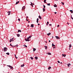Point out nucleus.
Returning a JSON list of instances; mask_svg holds the SVG:
<instances>
[{"label": "nucleus", "instance_id": "52", "mask_svg": "<svg viewBox=\"0 0 73 73\" xmlns=\"http://www.w3.org/2000/svg\"><path fill=\"white\" fill-rule=\"evenodd\" d=\"M26 20H27V21H28V19H26Z\"/></svg>", "mask_w": 73, "mask_h": 73}, {"label": "nucleus", "instance_id": "28", "mask_svg": "<svg viewBox=\"0 0 73 73\" xmlns=\"http://www.w3.org/2000/svg\"><path fill=\"white\" fill-rule=\"evenodd\" d=\"M17 37H19L20 36V34H18L17 35Z\"/></svg>", "mask_w": 73, "mask_h": 73}, {"label": "nucleus", "instance_id": "34", "mask_svg": "<svg viewBox=\"0 0 73 73\" xmlns=\"http://www.w3.org/2000/svg\"><path fill=\"white\" fill-rule=\"evenodd\" d=\"M47 5H49V6L50 5V3H47Z\"/></svg>", "mask_w": 73, "mask_h": 73}, {"label": "nucleus", "instance_id": "51", "mask_svg": "<svg viewBox=\"0 0 73 73\" xmlns=\"http://www.w3.org/2000/svg\"><path fill=\"white\" fill-rule=\"evenodd\" d=\"M28 17H26V19H27L28 18Z\"/></svg>", "mask_w": 73, "mask_h": 73}, {"label": "nucleus", "instance_id": "37", "mask_svg": "<svg viewBox=\"0 0 73 73\" xmlns=\"http://www.w3.org/2000/svg\"><path fill=\"white\" fill-rule=\"evenodd\" d=\"M71 17L72 19V20H73V17H72V15H71Z\"/></svg>", "mask_w": 73, "mask_h": 73}, {"label": "nucleus", "instance_id": "35", "mask_svg": "<svg viewBox=\"0 0 73 73\" xmlns=\"http://www.w3.org/2000/svg\"><path fill=\"white\" fill-rule=\"evenodd\" d=\"M47 24H46V25H48V24H49V22H47Z\"/></svg>", "mask_w": 73, "mask_h": 73}, {"label": "nucleus", "instance_id": "60", "mask_svg": "<svg viewBox=\"0 0 73 73\" xmlns=\"http://www.w3.org/2000/svg\"><path fill=\"white\" fill-rule=\"evenodd\" d=\"M69 50H70V48H69Z\"/></svg>", "mask_w": 73, "mask_h": 73}, {"label": "nucleus", "instance_id": "44", "mask_svg": "<svg viewBox=\"0 0 73 73\" xmlns=\"http://www.w3.org/2000/svg\"><path fill=\"white\" fill-rule=\"evenodd\" d=\"M25 46L26 48H27V46H26V45H25Z\"/></svg>", "mask_w": 73, "mask_h": 73}, {"label": "nucleus", "instance_id": "5", "mask_svg": "<svg viewBox=\"0 0 73 73\" xmlns=\"http://www.w3.org/2000/svg\"><path fill=\"white\" fill-rule=\"evenodd\" d=\"M62 57H65L66 56V54H62Z\"/></svg>", "mask_w": 73, "mask_h": 73}, {"label": "nucleus", "instance_id": "57", "mask_svg": "<svg viewBox=\"0 0 73 73\" xmlns=\"http://www.w3.org/2000/svg\"><path fill=\"white\" fill-rule=\"evenodd\" d=\"M24 46H25V45H23Z\"/></svg>", "mask_w": 73, "mask_h": 73}, {"label": "nucleus", "instance_id": "50", "mask_svg": "<svg viewBox=\"0 0 73 73\" xmlns=\"http://www.w3.org/2000/svg\"><path fill=\"white\" fill-rule=\"evenodd\" d=\"M49 42H50V40H49Z\"/></svg>", "mask_w": 73, "mask_h": 73}, {"label": "nucleus", "instance_id": "12", "mask_svg": "<svg viewBox=\"0 0 73 73\" xmlns=\"http://www.w3.org/2000/svg\"><path fill=\"white\" fill-rule=\"evenodd\" d=\"M31 5L33 7V3H32V2H31Z\"/></svg>", "mask_w": 73, "mask_h": 73}, {"label": "nucleus", "instance_id": "56", "mask_svg": "<svg viewBox=\"0 0 73 73\" xmlns=\"http://www.w3.org/2000/svg\"><path fill=\"white\" fill-rule=\"evenodd\" d=\"M45 42H46V43H47V42H46V41H45Z\"/></svg>", "mask_w": 73, "mask_h": 73}, {"label": "nucleus", "instance_id": "45", "mask_svg": "<svg viewBox=\"0 0 73 73\" xmlns=\"http://www.w3.org/2000/svg\"><path fill=\"white\" fill-rule=\"evenodd\" d=\"M54 13H55V14H56V13H57V12H55Z\"/></svg>", "mask_w": 73, "mask_h": 73}, {"label": "nucleus", "instance_id": "15", "mask_svg": "<svg viewBox=\"0 0 73 73\" xmlns=\"http://www.w3.org/2000/svg\"><path fill=\"white\" fill-rule=\"evenodd\" d=\"M38 17L40 19H42V18H41V17L40 16H38Z\"/></svg>", "mask_w": 73, "mask_h": 73}, {"label": "nucleus", "instance_id": "31", "mask_svg": "<svg viewBox=\"0 0 73 73\" xmlns=\"http://www.w3.org/2000/svg\"><path fill=\"white\" fill-rule=\"evenodd\" d=\"M30 58L31 60H33V57H31Z\"/></svg>", "mask_w": 73, "mask_h": 73}, {"label": "nucleus", "instance_id": "16", "mask_svg": "<svg viewBox=\"0 0 73 73\" xmlns=\"http://www.w3.org/2000/svg\"><path fill=\"white\" fill-rule=\"evenodd\" d=\"M50 69H51V67H50V66H49L48 68V70H50Z\"/></svg>", "mask_w": 73, "mask_h": 73}, {"label": "nucleus", "instance_id": "49", "mask_svg": "<svg viewBox=\"0 0 73 73\" xmlns=\"http://www.w3.org/2000/svg\"><path fill=\"white\" fill-rule=\"evenodd\" d=\"M16 46H17H17H18V44H17Z\"/></svg>", "mask_w": 73, "mask_h": 73}, {"label": "nucleus", "instance_id": "53", "mask_svg": "<svg viewBox=\"0 0 73 73\" xmlns=\"http://www.w3.org/2000/svg\"><path fill=\"white\" fill-rule=\"evenodd\" d=\"M53 48H56V47H53Z\"/></svg>", "mask_w": 73, "mask_h": 73}, {"label": "nucleus", "instance_id": "17", "mask_svg": "<svg viewBox=\"0 0 73 73\" xmlns=\"http://www.w3.org/2000/svg\"><path fill=\"white\" fill-rule=\"evenodd\" d=\"M36 50V49L35 48H34V49H33V52H35V50Z\"/></svg>", "mask_w": 73, "mask_h": 73}, {"label": "nucleus", "instance_id": "8", "mask_svg": "<svg viewBox=\"0 0 73 73\" xmlns=\"http://www.w3.org/2000/svg\"><path fill=\"white\" fill-rule=\"evenodd\" d=\"M31 27L33 28L34 27V25H33V24H31Z\"/></svg>", "mask_w": 73, "mask_h": 73}, {"label": "nucleus", "instance_id": "58", "mask_svg": "<svg viewBox=\"0 0 73 73\" xmlns=\"http://www.w3.org/2000/svg\"><path fill=\"white\" fill-rule=\"evenodd\" d=\"M30 22V21H28V23H29V22Z\"/></svg>", "mask_w": 73, "mask_h": 73}, {"label": "nucleus", "instance_id": "19", "mask_svg": "<svg viewBox=\"0 0 73 73\" xmlns=\"http://www.w3.org/2000/svg\"><path fill=\"white\" fill-rule=\"evenodd\" d=\"M10 45H11V46H12L13 48H14V47H13V46H12V45H11V44H10Z\"/></svg>", "mask_w": 73, "mask_h": 73}, {"label": "nucleus", "instance_id": "14", "mask_svg": "<svg viewBox=\"0 0 73 73\" xmlns=\"http://www.w3.org/2000/svg\"><path fill=\"white\" fill-rule=\"evenodd\" d=\"M70 12H71V13H73V10H70Z\"/></svg>", "mask_w": 73, "mask_h": 73}, {"label": "nucleus", "instance_id": "63", "mask_svg": "<svg viewBox=\"0 0 73 73\" xmlns=\"http://www.w3.org/2000/svg\"><path fill=\"white\" fill-rule=\"evenodd\" d=\"M34 5H35V4L34 3Z\"/></svg>", "mask_w": 73, "mask_h": 73}, {"label": "nucleus", "instance_id": "30", "mask_svg": "<svg viewBox=\"0 0 73 73\" xmlns=\"http://www.w3.org/2000/svg\"><path fill=\"white\" fill-rule=\"evenodd\" d=\"M46 0H44V3H46Z\"/></svg>", "mask_w": 73, "mask_h": 73}, {"label": "nucleus", "instance_id": "48", "mask_svg": "<svg viewBox=\"0 0 73 73\" xmlns=\"http://www.w3.org/2000/svg\"><path fill=\"white\" fill-rule=\"evenodd\" d=\"M38 25H40V24H38Z\"/></svg>", "mask_w": 73, "mask_h": 73}, {"label": "nucleus", "instance_id": "64", "mask_svg": "<svg viewBox=\"0 0 73 73\" xmlns=\"http://www.w3.org/2000/svg\"><path fill=\"white\" fill-rule=\"evenodd\" d=\"M18 73H20V72H18Z\"/></svg>", "mask_w": 73, "mask_h": 73}, {"label": "nucleus", "instance_id": "41", "mask_svg": "<svg viewBox=\"0 0 73 73\" xmlns=\"http://www.w3.org/2000/svg\"><path fill=\"white\" fill-rule=\"evenodd\" d=\"M60 27V25H58L57 26V27Z\"/></svg>", "mask_w": 73, "mask_h": 73}, {"label": "nucleus", "instance_id": "10", "mask_svg": "<svg viewBox=\"0 0 73 73\" xmlns=\"http://www.w3.org/2000/svg\"><path fill=\"white\" fill-rule=\"evenodd\" d=\"M31 37H32V35L29 36V37H28L27 38H28V39H29Z\"/></svg>", "mask_w": 73, "mask_h": 73}, {"label": "nucleus", "instance_id": "47", "mask_svg": "<svg viewBox=\"0 0 73 73\" xmlns=\"http://www.w3.org/2000/svg\"><path fill=\"white\" fill-rule=\"evenodd\" d=\"M67 24H68V25H69V23H67Z\"/></svg>", "mask_w": 73, "mask_h": 73}, {"label": "nucleus", "instance_id": "33", "mask_svg": "<svg viewBox=\"0 0 73 73\" xmlns=\"http://www.w3.org/2000/svg\"><path fill=\"white\" fill-rule=\"evenodd\" d=\"M62 4L63 5H64V2H61Z\"/></svg>", "mask_w": 73, "mask_h": 73}, {"label": "nucleus", "instance_id": "62", "mask_svg": "<svg viewBox=\"0 0 73 73\" xmlns=\"http://www.w3.org/2000/svg\"><path fill=\"white\" fill-rule=\"evenodd\" d=\"M52 21H53V19H52Z\"/></svg>", "mask_w": 73, "mask_h": 73}, {"label": "nucleus", "instance_id": "13", "mask_svg": "<svg viewBox=\"0 0 73 73\" xmlns=\"http://www.w3.org/2000/svg\"><path fill=\"white\" fill-rule=\"evenodd\" d=\"M44 47H45V49H47V48H48V47H47V46H44Z\"/></svg>", "mask_w": 73, "mask_h": 73}, {"label": "nucleus", "instance_id": "59", "mask_svg": "<svg viewBox=\"0 0 73 73\" xmlns=\"http://www.w3.org/2000/svg\"><path fill=\"white\" fill-rule=\"evenodd\" d=\"M60 64H62V62L60 63Z\"/></svg>", "mask_w": 73, "mask_h": 73}, {"label": "nucleus", "instance_id": "54", "mask_svg": "<svg viewBox=\"0 0 73 73\" xmlns=\"http://www.w3.org/2000/svg\"><path fill=\"white\" fill-rule=\"evenodd\" d=\"M14 55L15 56H15H16V54H15Z\"/></svg>", "mask_w": 73, "mask_h": 73}, {"label": "nucleus", "instance_id": "25", "mask_svg": "<svg viewBox=\"0 0 73 73\" xmlns=\"http://www.w3.org/2000/svg\"><path fill=\"white\" fill-rule=\"evenodd\" d=\"M25 6H23V7H22V9H25Z\"/></svg>", "mask_w": 73, "mask_h": 73}, {"label": "nucleus", "instance_id": "42", "mask_svg": "<svg viewBox=\"0 0 73 73\" xmlns=\"http://www.w3.org/2000/svg\"><path fill=\"white\" fill-rule=\"evenodd\" d=\"M18 21H20V19H18Z\"/></svg>", "mask_w": 73, "mask_h": 73}, {"label": "nucleus", "instance_id": "46", "mask_svg": "<svg viewBox=\"0 0 73 73\" xmlns=\"http://www.w3.org/2000/svg\"><path fill=\"white\" fill-rule=\"evenodd\" d=\"M51 25H52V24H50L49 25V26H51Z\"/></svg>", "mask_w": 73, "mask_h": 73}, {"label": "nucleus", "instance_id": "43", "mask_svg": "<svg viewBox=\"0 0 73 73\" xmlns=\"http://www.w3.org/2000/svg\"><path fill=\"white\" fill-rule=\"evenodd\" d=\"M15 57L16 58V59H17V58H18V57H17L16 56H15Z\"/></svg>", "mask_w": 73, "mask_h": 73}, {"label": "nucleus", "instance_id": "40", "mask_svg": "<svg viewBox=\"0 0 73 73\" xmlns=\"http://www.w3.org/2000/svg\"><path fill=\"white\" fill-rule=\"evenodd\" d=\"M58 63H60V61L58 60Z\"/></svg>", "mask_w": 73, "mask_h": 73}, {"label": "nucleus", "instance_id": "7", "mask_svg": "<svg viewBox=\"0 0 73 73\" xmlns=\"http://www.w3.org/2000/svg\"><path fill=\"white\" fill-rule=\"evenodd\" d=\"M7 13H9L8 14V15L9 16V15H10V14H11L10 13H11V11H8V12H7Z\"/></svg>", "mask_w": 73, "mask_h": 73}, {"label": "nucleus", "instance_id": "26", "mask_svg": "<svg viewBox=\"0 0 73 73\" xmlns=\"http://www.w3.org/2000/svg\"><path fill=\"white\" fill-rule=\"evenodd\" d=\"M54 7H57V5H54Z\"/></svg>", "mask_w": 73, "mask_h": 73}, {"label": "nucleus", "instance_id": "36", "mask_svg": "<svg viewBox=\"0 0 73 73\" xmlns=\"http://www.w3.org/2000/svg\"><path fill=\"white\" fill-rule=\"evenodd\" d=\"M10 42H11L12 41V40H11V39L10 40Z\"/></svg>", "mask_w": 73, "mask_h": 73}, {"label": "nucleus", "instance_id": "9", "mask_svg": "<svg viewBox=\"0 0 73 73\" xmlns=\"http://www.w3.org/2000/svg\"><path fill=\"white\" fill-rule=\"evenodd\" d=\"M20 3V1H19L16 2V5L17 4H18V3Z\"/></svg>", "mask_w": 73, "mask_h": 73}, {"label": "nucleus", "instance_id": "3", "mask_svg": "<svg viewBox=\"0 0 73 73\" xmlns=\"http://www.w3.org/2000/svg\"><path fill=\"white\" fill-rule=\"evenodd\" d=\"M55 37L56 38V39L58 40L60 39V38L58 36H55Z\"/></svg>", "mask_w": 73, "mask_h": 73}, {"label": "nucleus", "instance_id": "23", "mask_svg": "<svg viewBox=\"0 0 73 73\" xmlns=\"http://www.w3.org/2000/svg\"><path fill=\"white\" fill-rule=\"evenodd\" d=\"M21 67H23V66H24V64H23L21 65Z\"/></svg>", "mask_w": 73, "mask_h": 73}, {"label": "nucleus", "instance_id": "18", "mask_svg": "<svg viewBox=\"0 0 73 73\" xmlns=\"http://www.w3.org/2000/svg\"><path fill=\"white\" fill-rule=\"evenodd\" d=\"M43 12H45V9L44 8H43Z\"/></svg>", "mask_w": 73, "mask_h": 73}, {"label": "nucleus", "instance_id": "6", "mask_svg": "<svg viewBox=\"0 0 73 73\" xmlns=\"http://www.w3.org/2000/svg\"><path fill=\"white\" fill-rule=\"evenodd\" d=\"M46 54H48V55H51V54H51L49 52L47 53Z\"/></svg>", "mask_w": 73, "mask_h": 73}, {"label": "nucleus", "instance_id": "32", "mask_svg": "<svg viewBox=\"0 0 73 73\" xmlns=\"http://www.w3.org/2000/svg\"><path fill=\"white\" fill-rule=\"evenodd\" d=\"M6 54H7V55H9V52H7L6 53Z\"/></svg>", "mask_w": 73, "mask_h": 73}, {"label": "nucleus", "instance_id": "55", "mask_svg": "<svg viewBox=\"0 0 73 73\" xmlns=\"http://www.w3.org/2000/svg\"><path fill=\"white\" fill-rule=\"evenodd\" d=\"M27 27H29V25H28Z\"/></svg>", "mask_w": 73, "mask_h": 73}, {"label": "nucleus", "instance_id": "4", "mask_svg": "<svg viewBox=\"0 0 73 73\" xmlns=\"http://www.w3.org/2000/svg\"><path fill=\"white\" fill-rule=\"evenodd\" d=\"M7 66H9V68H10L11 69H13V67H12V66H9V65H7Z\"/></svg>", "mask_w": 73, "mask_h": 73}, {"label": "nucleus", "instance_id": "27", "mask_svg": "<svg viewBox=\"0 0 73 73\" xmlns=\"http://www.w3.org/2000/svg\"><path fill=\"white\" fill-rule=\"evenodd\" d=\"M69 47L70 48H71V47H72V45L71 44H70Z\"/></svg>", "mask_w": 73, "mask_h": 73}, {"label": "nucleus", "instance_id": "21", "mask_svg": "<svg viewBox=\"0 0 73 73\" xmlns=\"http://www.w3.org/2000/svg\"><path fill=\"white\" fill-rule=\"evenodd\" d=\"M35 58L36 60H37L38 59V57L36 56L35 57Z\"/></svg>", "mask_w": 73, "mask_h": 73}, {"label": "nucleus", "instance_id": "61", "mask_svg": "<svg viewBox=\"0 0 73 73\" xmlns=\"http://www.w3.org/2000/svg\"><path fill=\"white\" fill-rule=\"evenodd\" d=\"M52 38H53V36H52Z\"/></svg>", "mask_w": 73, "mask_h": 73}, {"label": "nucleus", "instance_id": "39", "mask_svg": "<svg viewBox=\"0 0 73 73\" xmlns=\"http://www.w3.org/2000/svg\"><path fill=\"white\" fill-rule=\"evenodd\" d=\"M13 38H12V40H11V41H14V40H13Z\"/></svg>", "mask_w": 73, "mask_h": 73}, {"label": "nucleus", "instance_id": "20", "mask_svg": "<svg viewBox=\"0 0 73 73\" xmlns=\"http://www.w3.org/2000/svg\"><path fill=\"white\" fill-rule=\"evenodd\" d=\"M47 35L48 36H49V35H51V33H49L47 34Z\"/></svg>", "mask_w": 73, "mask_h": 73}, {"label": "nucleus", "instance_id": "22", "mask_svg": "<svg viewBox=\"0 0 73 73\" xmlns=\"http://www.w3.org/2000/svg\"><path fill=\"white\" fill-rule=\"evenodd\" d=\"M21 32V31L20 30H18V32Z\"/></svg>", "mask_w": 73, "mask_h": 73}, {"label": "nucleus", "instance_id": "2", "mask_svg": "<svg viewBox=\"0 0 73 73\" xmlns=\"http://www.w3.org/2000/svg\"><path fill=\"white\" fill-rule=\"evenodd\" d=\"M25 41H30L29 39H28V38H27V39L25 38Z\"/></svg>", "mask_w": 73, "mask_h": 73}, {"label": "nucleus", "instance_id": "29", "mask_svg": "<svg viewBox=\"0 0 73 73\" xmlns=\"http://www.w3.org/2000/svg\"><path fill=\"white\" fill-rule=\"evenodd\" d=\"M70 65V64H68V67H69V66Z\"/></svg>", "mask_w": 73, "mask_h": 73}, {"label": "nucleus", "instance_id": "11", "mask_svg": "<svg viewBox=\"0 0 73 73\" xmlns=\"http://www.w3.org/2000/svg\"><path fill=\"white\" fill-rule=\"evenodd\" d=\"M36 23H38V18H37L36 19Z\"/></svg>", "mask_w": 73, "mask_h": 73}, {"label": "nucleus", "instance_id": "1", "mask_svg": "<svg viewBox=\"0 0 73 73\" xmlns=\"http://www.w3.org/2000/svg\"><path fill=\"white\" fill-rule=\"evenodd\" d=\"M3 50H4V52H6L7 50H8V48H7L5 47L3 49Z\"/></svg>", "mask_w": 73, "mask_h": 73}, {"label": "nucleus", "instance_id": "38", "mask_svg": "<svg viewBox=\"0 0 73 73\" xmlns=\"http://www.w3.org/2000/svg\"><path fill=\"white\" fill-rule=\"evenodd\" d=\"M43 5V7H44V8H45V6L44 5Z\"/></svg>", "mask_w": 73, "mask_h": 73}, {"label": "nucleus", "instance_id": "24", "mask_svg": "<svg viewBox=\"0 0 73 73\" xmlns=\"http://www.w3.org/2000/svg\"><path fill=\"white\" fill-rule=\"evenodd\" d=\"M52 46H55V45H54V44H52Z\"/></svg>", "mask_w": 73, "mask_h": 73}]
</instances>
